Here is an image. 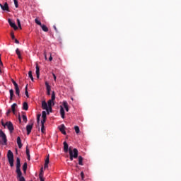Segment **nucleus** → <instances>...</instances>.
Wrapping results in <instances>:
<instances>
[{"instance_id":"obj_1","label":"nucleus","mask_w":181,"mask_h":181,"mask_svg":"<svg viewBox=\"0 0 181 181\" xmlns=\"http://www.w3.org/2000/svg\"><path fill=\"white\" fill-rule=\"evenodd\" d=\"M64 144V153H69V159L71 161L74 160V158L76 159L78 156V151L76 148L71 149V147L70 146L69 148V145L66 141L63 143Z\"/></svg>"},{"instance_id":"obj_2","label":"nucleus","mask_w":181,"mask_h":181,"mask_svg":"<svg viewBox=\"0 0 181 181\" xmlns=\"http://www.w3.org/2000/svg\"><path fill=\"white\" fill-rule=\"evenodd\" d=\"M0 144L6 145L8 144V139H6V135L2 130H0Z\"/></svg>"},{"instance_id":"obj_3","label":"nucleus","mask_w":181,"mask_h":181,"mask_svg":"<svg viewBox=\"0 0 181 181\" xmlns=\"http://www.w3.org/2000/svg\"><path fill=\"white\" fill-rule=\"evenodd\" d=\"M7 158L11 167H13V153L11 150L8 151Z\"/></svg>"},{"instance_id":"obj_4","label":"nucleus","mask_w":181,"mask_h":181,"mask_svg":"<svg viewBox=\"0 0 181 181\" xmlns=\"http://www.w3.org/2000/svg\"><path fill=\"white\" fill-rule=\"evenodd\" d=\"M22 171H21V159L19 158H16V173L21 175Z\"/></svg>"},{"instance_id":"obj_5","label":"nucleus","mask_w":181,"mask_h":181,"mask_svg":"<svg viewBox=\"0 0 181 181\" xmlns=\"http://www.w3.org/2000/svg\"><path fill=\"white\" fill-rule=\"evenodd\" d=\"M0 7L2 11L9 12V5L8 4V2H5L4 5L0 3Z\"/></svg>"},{"instance_id":"obj_6","label":"nucleus","mask_w":181,"mask_h":181,"mask_svg":"<svg viewBox=\"0 0 181 181\" xmlns=\"http://www.w3.org/2000/svg\"><path fill=\"white\" fill-rule=\"evenodd\" d=\"M6 126L7 127L8 129L9 130L10 133H13V130L15 129L13 128V124L11 122H6Z\"/></svg>"},{"instance_id":"obj_7","label":"nucleus","mask_w":181,"mask_h":181,"mask_svg":"<svg viewBox=\"0 0 181 181\" xmlns=\"http://www.w3.org/2000/svg\"><path fill=\"white\" fill-rule=\"evenodd\" d=\"M8 22L11 28H13L15 30H18V26L15 24L14 21H13L11 18H8Z\"/></svg>"},{"instance_id":"obj_8","label":"nucleus","mask_w":181,"mask_h":181,"mask_svg":"<svg viewBox=\"0 0 181 181\" xmlns=\"http://www.w3.org/2000/svg\"><path fill=\"white\" fill-rule=\"evenodd\" d=\"M65 129H66V127H65V126L64 125V124H62V125H60L59 127V131L62 132V134H63L64 135H66V132H65Z\"/></svg>"},{"instance_id":"obj_9","label":"nucleus","mask_w":181,"mask_h":181,"mask_svg":"<svg viewBox=\"0 0 181 181\" xmlns=\"http://www.w3.org/2000/svg\"><path fill=\"white\" fill-rule=\"evenodd\" d=\"M42 107L43 110H46L47 113L49 114V107L47 106V105L45 101H43L42 103Z\"/></svg>"},{"instance_id":"obj_10","label":"nucleus","mask_w":181,"mask_h":181,"mask_svg":"<svg viewBox=\"0 0 181 181\" xmlns=\"http://www.w3.org/2000/svg\"><path fill=\"white\" fill-rule=\"evenodd\" d=\"M33 126V123H32L31 124L27 125L26 130H27V134L28 135H29L30 134Z\"/></svg>"},{"instance_id":"obj_11","label":"nucleus","mask_w":181,"mask_h":181,"mask_svg":"<svg viewBox=\"0 0 181 181\" xmlns=\"http://www.w3.org/2000/svg\"><path fill=\"white\" fill-rule=\"evenodd\" d=\"M45 86L47 88V93L48 95H50L51 87L49 86V85L47 82H45Z\"/></svg>"},{"instance_id":"obj_12","label":"nucleus","mask_w":181,"mask_h":181,"mask_svg":"<svg viewBox=\"0 0 181 181\" xmlns=\"http://www.w3.org/2000/svg\"><path fill=\"white\" fill-rule=\"evenodd\" d=\"M60 114L62 119L65 118V112L62 106L60 107Z\"/></svg>"},{"instance_id":"obj_13","label":"nucleus","mask_w":181,"mask_h":181,"mask_svg":"<svg viewBox=\"0 0 181 181\" xmlns=\"http://www.w3.org/2000/svg\"><path fill=\"white\" fill-rule=\"evenodd\" d=\"M17 144L19 148H22V146H23L22 140H21V137L19 136L17 138Z\"/></svg>"},{"instance_id":"obj_14","label":"nucleus","mask_w":181,"mask_h":181,"mask_svg":"<svg viewBox=\"0 0 181 181\" xmlns=\"http://www.w3.org/2000/svg\"><path fill=\"white\" fill-rule=\"evenodd\" d=\"M49 156L48 155L45 161V166H44V168H48V164L49 163Z\"/></svg>"},{"instance_id":"obj_15","label":"nucleus","mask_w":181,"mask_h":181,"mask_svg":"<svg viewBox=\"0 0 181 181\" xmlns=\"http://www.w3.org/2000/svg\"><path fill=\"white\" fill-rule=\"evenodd\" d=\"M54 100H49L48 102H47V104H48V107H49V110H50V112H52V103H53ZM54 104L53 103V105Z\"/></svg>"},{"instance_id":"obj_16","label":"nucleus","mask_w":181,"mask_h":181,"mask_svg":"<svg viewBox=\"0 0 181 181\" xmlns=\"http://www.w3.org/2000/svg\"><path fill=\"white\" fill-rule=\"evenodd\" d=\"M36 76H37V78H39V77H40V68H39L37 64H36Z\"/></svg>"},{"instance_id":"obj_17","label":"nucleus","mask_w":181,"mask_h":181,"mask_svg":"<svg viewBox=\"0 0 181 181\" xmlns=\"http://www.w3.org/2000/svg\"><path fill=\"white\" fill-rule=\"evenodd\" d=\"M63 106L65 108L66 112H69V105L66 101L63 102Z\"/></svg>"},{"instance_id":"obj_18","label":"nucleus","mask_w":181,"mask_h":181,"mask_svg":"<svg viewBox=\"0 0 181 181\" xmlns=\"http://www.w3.org/2000/svg\"><path fill=\"white\" fill-rule=\"evenodd\" d=\"M17 178H18V181H25V177L22 176V172L21 175H19V174H17Z\"/></svg>"},{"instance_id":"obj_19","label":"nucleus","mask_w":181,"mask_h":181,"mask_svg":"<svg viewBox=\"0 0 181 181\" xmlns=\"http://www.w3.org/2000/svg\"><path fill=\"white\" fill-rule=\"evenodd\" d=\"M39 178L40 181H45L43 179V172H42V168H41L40 173L39 174Z\"/></svg>"},{"instance_id":"obj_20","label":"nucleus","mask_w":181,"mask_h":181,"mask_svg":"<svg viewBox=\"0 0 181 181\" xmlns=\"http://www.w3.org/2000/svg\"><path fill=\"white\" fill-rule=\"evenodd\" d=\"M26 170H28V163H25L23 165V170L24 173H26Z\"/></svg>"},{"instance_id":"obj_21","label":"nucleus","mask_w":181,"mask_h":181,"mask_svg":"<svg viewBox=\"0 0 181 181\" xmlns=\"http://www.w3.org/2000/svg\"><path fill=\"white\" fill-rule=\"evenodd\" d=\"M40 27L44 32H48V28L45 24H42Z\"/></svg>"},{"instance_id":"obj_22","label":"nucleus","mask_w":181,"mask_h":181,"mask_svg":"<svg viewBox=\"0 0 181 181\" xmlns=\"http://www.w3.org/2000/svg\"><path fill=\"white\" fill-rule=\"evenodd\" d=\"M23 109L25 111H28V103L25 102L23 105Z\"/></svg>"},{"instance_id":"obj_23","label":"nucleus","mask_w":181,"mask_h":181,"mask_svg":"<svg viewBox=\"0 0 181 181\" xmlns=\"http://www.w3.org/2000/svg\"><path fill=\"white\" fill-rule=\"evenodd\" d=\"M17 106L18 105H16V103H14L11 105V111L14 115H15V108H16Z\"/></svg>"},{"instance_id":"obj_24","label":"nucleus","mask_w":181,"mask_h":181,"mask_svg":"<svg viewBox=\"0 0 181 181\" xmlns=\"http://www.w3.org/2000/svg\"><path fill=\"white\" fill-rule=\"evenodd\" d=\"M9 93H10V100H12L13 99V90L11 89L9 90Z\"/></svg>"},{"instance_id":"obj_25","label":"nucleus","mask_w":181,"mask_h":181,"mask_svg":"<svg viewBox=\"0 0 181 181\" xmlns=\"http://www.w3.org/2000/svg\"><path fill=\"white\" fill-rule=\"evenodd\" d=\"M83 158L81 156H78V164L80 165H83Z\"/></svg>"},{"instance_id":"obj_26","label":"nucleus","mask_w":181,"mask_h":181,"mask_svg":"<svg viewBox=\"0 0 181 181\" xmlns=\"http://www.w3.org/2000/svg\"><path fill=\"white\" fill-rule=\"evenodd\" d=\"M16 94L19 97L21 91L19 90V86L16 87Z\"/></svg>"},{"instance_id":"obj_27","label":"nucleus","mask_w":181,"mask_h":181,"mask_svg":"<svg viewBox=\"0 0 181 181\" xmlns=\"http://www.w3.org/2000/svg\"><path fill=\"white\" fill-rule=\"evenodd\" d=\"M17 23H18V28L22 30V25L21 24V20H19V18H17Z\"/></svg>"},{"instance_id":"obj_28","label":"nucleus","mask_w":181,"mask_h":181,"mask_svg":"<svg viewBox=\"0 0 181 181\" xmlns=\"http://www.w3.org/2000/svg\"><path fill=\"white\" fill-rule=\"evenodd\" d=\"M42 119H47V114H46V112L45 111H43L42 112Z\"/></svg>"},{"instance_id":"obj_29","label":"nucleus","mask_w":181,"mask_h":181,"mask_svg":"<svg viewBox=\"0 0 181 181\" xmlns=\"http://www.w3.org/2000/svg\"><path fill=\"white\" fill-rule=\"evenodd\" d=\"M28 76H29V78L31 79L32 81H34L33 77V76H32V71H30L28 72Z\"/></svg>"},{"instance_id":"obj_30","label":"nucleus","mask_w":181,"mask_h":181,"mask_svg":"<svg viewBox=\"0 0 181 181\" xmlns=\"http://www.w3.org/2000/svg\"><path fill=\"white\" fill-rule=\"evenodd\" d=\"M22 117H23V120L25 123H27V122H28V117H26V115H23L22 116Z\"/></svg>"},{"instance_id":"obj_31","label":"nucleus","mask_w":181,"mask_h":181,"mask_svg":"<svg viewBox=\"0 0 181 181\" xmlns=\"http://www.w3.org/2000/svg\"><path fill=\"white\" fill-rule=\"evenodd\" d=\"M74 129L76 134H78L80 132V129L78 126H75Z\"/></svg>"},{"instance_id":"obj_32","label":"nucleus","mask_w":181,"mask_h":181,"mask_svg":"<svg viewBox=\"0 0 181 181\" xmlns=\"http://www.w3.org/2000/svg\"><path fill=\"white\" fill-rule=\"evenodd\" d=\"M54 100H55V93H54V92L53 91V92L52 93V98H51V100H50L54 101Z\"/></svg>"},{"instance_id":"obj_33","label":"nucleus","mask_w":181,"mask_h":181,"mask_svg":"<svg viewBox=\"0 0 181 181\" xmlns=\"http://www.w3.org/2000/svg\"><path fill=\"white\" fill-rule=\"evenodd\" d=\"M35 22L37 25L41 26L42 24H41L40 21H39V20H37V18H35Z\"/></svg>"},{"instance_id":"obj_34","label":"nucleus","mask_w":181,"mask_h":181,"mask_svg":"<svg viewBox=\"0 0 181 181\" xmlns=\"http://www.w3.org/2000/svg\"><path fill=\"white\" fill-rule=\"evenodd\" d=\"M11 82L13 83V84L14 85L15 88L19 87V86H18V83H16V82L15 81L11 80Z\"/></svg>"},{"instance_id":"obj_35","label":"nucleus","mask_w":181,"mask_h":181,"mask_svg":"<svg viewBox=\"0 0 181 181\" xmlns=\"http://www.w3.org/2000/svg\"><path fill=\"white\" fill-rule=\"evenodd\" d=\"M40 117H41V115H37V124H40Z\"/></svg>"},{"instance_id":"obj_36","label":"nucleus","mask_w":181,"mask_h":181,"mask_svg":"<svg viewBox=\"0 0 181 181\" xmlns=\"http://www.w3.org/2000/svg\"><path fill=\"white\" fill-rule=\"evenodd\" d=\"M16 53L17 56H19L21 54V51L19 50V48H16Z\"/></svg>"},{"instance_id":"obj_37","label":"nucleus","mask_w":181,"mask_h":181,"mask_svg":"<svg viewBox=\"0 0 181 181\" xmlns=\"http://www.w3.org/2000/svg\"><path fill=\"white\" fill-rule=\"evenodd\" d=\"M25 95L27 98H29V95L28 92V85L25 86Z\"/></svg>"},{"instance_id":"obj_38","label":"nucleus","mask_w":181,"mask_h":181,"mask_svg":"<svg viewBox=\"0 0 181 181\" xmlns=\"http://www.w3.org/2000/svg\"><path fill=\"white\" fill-rule=\"evenodd\" d=\"M13 1H14V4H15L16 8L19 7V5L18 4V0H13Z\"/></svg>"},{"instance_id":"obj_39","label":"nucleus","mask_w":181,"mask_h":181,"mask_svg":"<svg viewBox=\"0 0 181 181\" xmlns=\"http://www.w3.org/2000/svg\"><path fill=\"white\" fill-rule=\"evenodd\" d=\"M41 132L43 134L45 133V125H41Z\"/></svg>"},{"instance_id":"obj_40","label":"nucleus","mask_w":181,"mask_h":181,"mask_svg":"<svg viewBox=\"0 0 181 181\" xmlns=\"http://www.w3.org/2000/svg\"><path fill=\"white\" fill-rule=\"evenodd\" d=\"M11 39L13 40H14L16 38H15V34H13V33H11Z\"/></svg>"},{"instance_id":"obj_41","label":"nucleus","mask_w":181,"mask_h":181,"mask_svg":"<svg viewBox=\"0 0 181 181\" xmlns=\"http://www.w3.org/2000/svg\"><path fill=\"white\" fill-rule=\"evenodd\" d=\"M45 122H46V119H42L41 121V126H45L44 124L45 123Z\"/></svg>"},{"instance_id":"obj_42","label":"nucleus","mask_w":181,"mask_h":181,"mask_svg":"<svg viewBox=\"0 0 181 181\" xmlns=\"http://www.w3.org/2000/svg\"><path fill=\"white\" fill-rule=\"evenodd\" d=\"M26 155H27V156L29 157L30 151H29V149L28 148V147H26Z\"/></svg>"},{"instance_id":"obj_43","label":"nucleus","mask_w":181,"mask_h":181,"mask_svg":"<svg viewBox=\"0 0 181 181\" xmlns=\"http://www.w3.org/2000/svg\"><path fill=\"white\" fill-rule=\"evenodd\" d=\"M11 112H12V110H8L7 111V112H6V115H7V116H9V114H11Z\"/></svg>"},{"instance_id":"obj_44","label":"nucleus","mask_w":181,"mask_h":181,"mask_svg":"<svg viewBox=\"0 0 181 181\" xmlns=\"http://www.w3.org/2000/svg\"><path fill=\"white\" fill-rule=\"evenodd\" d=\"M13 40H14L16 44H19V40H16V38H15Z\"/></svg>"},{"instance_id":"obj_45","label":"nucleus","mask_w":181,"mask_h":181,"mask_svg":"<svg viewBox=\"0 0 181 181\" xmlns=\"http://www.w3.org/2000/svg\"><path fill=\"white\" fill-rule=\"evenodd\" d=\"M81 176L82 180H83V178H84V173H83V172L81 173Z\"/></svg>"},{"instance_id":"obj_46","label":"nucleus","mask_w":181,"mask_h":181,"mask_svg":"<svg viewBox=\"0 0 181 181\" xmlns=\"http://www.w3.org/2000/svg\"><path fill=\"white\" fill-rule=\"evenodd\" d=\"M52 76H53V77H54V81H56V80H57V77H56L55 74H52Z\"/></svg>"},{"instance_id":"obj_47","label":"nucleus","mask_w":181,"mask_h":181,"mask_svg":"<svg viewBox=\"0 0 181 181\" xmlns=\"http://www.w3.org/2000/svg\"><path fill=\"white\" fill-rule=\"evenodd\" d=\"M1 124H2V126L3 127H6V123L5 124V123H4V122L3 121H1Z\"/></svg>"},{"instance_id":"obj_48","label":"nucleus","mask_w":181,"mask_h":181,"mask_svg":"<svg viewBox=\"0 0 181 181\" xmlns=\"http://www.w3.org/2000/svg\"><path fill=\"white\" fill-rule=\"evenodd\" d=\"M52 60V55H51V54H50V57H49V61L51 62Z\"/></svg>"},{"instance_id":"obj_49","label":"nucleus","mask_w":181,"mask_h":181,"mask_svg":"<svg viewBox=\"0 0 181 181\" xmlns=\"http://www.w3.org/2000/svg\"><path fill=\"white\" fill-rule=\"evenodd\" d=\"M53 28H54V30H55L56 32H57V28L56 25H54Z\"/></svg>"},{"instance_id":"obj_50","label":"nucleus","mask_w":181,"mask_h":181,"mask_svg":"<svg viewBox=\"0 0 181 181\" xmlns=\"http://www.w3.org/2000/svg\"><path fill=\"white\" fill-rule=\"evenodd\" d=\"M18 57L19 59H22V55H21V54H20V55H18Z\"/></svg>"},{"instance_id":"obj_51","label":"nucleus","mask_w":181,"mask_h":181,"mask_svg":"<svg viewBox=\"0 0 181 181\" xmlns=\"http://www.w3.org/2000/svg\"><path fill=\"white\" fill-rule=\"evenodd\" d=\"M44 54H45V60H47V55H46V52H45H45H44Z\"/></svg>"},{"instance_id":"obj_52","label":"nucleus","mask_w":181,"mask_h":181,"mask_svg":"<svg viewBox=\"0 0 181 181\" xmlns=\"http://www.w3.org/2000/svg\"><path fill=\"white\" fill-rule=\"evenodd\" d=\"M18 119H19V122H22V119H21V115H19Z\"/></svg>"},{"instance_id":"obj_53","label":"nucleus","mask_w":181,"mask_h":181,"mask_svg":"<svg viewBox=\"0 0 181 181\" xmlns=\"http://www.w3.org/2000/svg\"><path fill=\"white\" fill-rule=\"evenodd\" d=\"M0 64H1V66L3 65L2 61H1V55H0Z\"/></svg>"},{"instance_id":"obj_54","label":"nucleus","mask_w":181,"mask_h":181,"mask_svg":"<svg viewBox=\"0 0 181 181\" xmlns=\"http://www.w3.org/2000/svg\"><path fill=\"white\" fill-rule=\"evenodd\" d=\"M27 157H28V159L30 160V156L29 155V156H27Z\"/></svg>"},{"instance_id":"obj_55","label":"nucleus","mask_w":181,"mask_h":181,"mask_svg":"<svg viewBox=\"0 0 181 181\" xmlns=\"http://www.w3.org/2000/svg\"><path fill=\"white\" fill-rule=\"evenodd\" d=\"M0 66H2V65L0 64ZM1 69H0V73H1Z\"/></svg>"}]
</instances>
